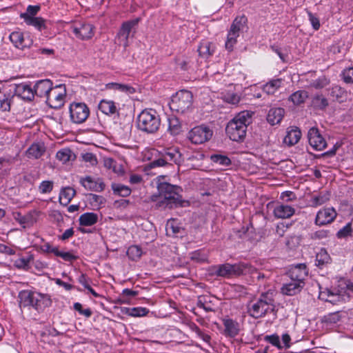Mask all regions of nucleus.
I'll use <instances>...</instances> for the list:
<instances>
[{
  "instance_id": "nucleus-42",
  "label": "nucleus",
  "mask_w": 353,
  "mask_h": 353,
  "mask_svg": "<svg viewBox=\"0 0 353 353\" xmlns=\"http://www.w3.org/2000/svg\"><path fill=\"white\" fill-rule=\"evenodd\" d=\"M330 261V257L327 251L321 249L316 255V265L322 268Z\"/></svg>"
},
{
  "instance_id": "nucleus-59",
  "label": "nucleus",
  "mask_w": 353,
  "mask_h": 353,
  "mask_svg": "<svg viewBox=\"0 0 353 353\" xmlns=\"http://www.w3.org/2000/svg\"><path fill=\"white\" fill-rule=\"evenodd\" d=\"M250 268H251L249 272H248L247 274L248 273L251 274L254 279L256 278L258 281H261V280L269 278V276H270L269 272H268V273L261 272L258 271L257 270H256L254 268L252 267L251 265H250Z\"/></svg>"
},
{
  "instance_id": "nucleus-14",
  "label": "nucleus",
  "mask_w": 353,
  "mask_h": 353,
  "mask_svg": "<svg viewBox=\"0 0 353 353\" xmlns=\"http://www.w3.org/2000/svg\"><path fill=\"white\" fill-rule=\"evenodd\" d=\"M32 308L38 312H42L52 305V299L49 294L34 291Z\"/></svg>"
},
{
  "instance_id": "nucleus-12",
  "label": "nucleus",
  "mask_w": 353,
  "mask_h": 353,
  "mask_svg": "<svg viewBox=\"0 0 353 353\" xmlns=\"http://www.w3.org/2000/svg\"><path fill=\"white\" fill-rule=\"evenodd\" d=\"M139 22V19L137 18L125 21L122 23L117 33V38L125 48L128 46V39L130 34L134 31Z\"/></svg>"
},
{
  "instance_id": "nucleus-7",
  "label": "nucleus",
  "mask_w": 353,
  "mask_h": 353,
  "mask_svg": "<svg viewBox=\"0 0 353 353\" xmlns=\"http://www.w3.org/2000/svg\"><path fill=\"white\" fill-rule=\"evenodd\" d=\"M192 104V94L190 91L181 90L172 96L170 102V108L172 111L183 113Z\"/></svg>"
},
{
  "instance_id": "nucleus-20",
  "label": "nucleus",
  "mask_w": 353,
  "mask_h": 353,
  "mask_svg": "<svg viewBox=\"0 0 353 353\" xmlns=\"http://www.w3.org/2000/svg\"><path fill=\"white\" fill-rule=\"evenodd\" d=\"M39 214L40 212L32 210L23 216L17 213L14 219L23 228H26L32 226L37 222Z\"/></svg>"
},
{
  "instance_id": "nucleus-35",
  "label": "nucleus",
  "mask_w": 353,
  "mask_h": 353,
  "mask_svg": "<svg viewBox=\"0 0 353 353\" xmlns=\"http://www.w3.org/2000/svg\"><path fill=\"white\" fill-rule=\"evenodd\" d=\"M163 156L167 164L176 163L179 164L181 162V154L176 149H168Z\"/></svg>"
},
{
  "instance_id": "nucleus-4",
  "label": "nucleus",
  "mask_w": 353,
  "mask_h": 353,
  "mask_svg": "<svg viewBox=\"0 0 353 353\" xmlns=\"http://www.w3.org/2000/svg\"><path fill=\"white\" fill-rule=\"evenodd\" d=\"M160 126L161 117L154 109H145L137 117V128L143 132L150 134H155Z\"/></svg>"
},
{
  "instance_id": "nucleus-25",
  "label": "nucleus",
  "mask_w": 353,
  "mask_h": 353,
  "mask_svg": "<svg viewBox=\"0 0 353 353\" xmlns=\"http://www.w3.org/2000/svg\"><path fill=\"white\" fill-rule=\"evenodd\" d=\"M224 325V335L231 338L237 336L240 331V325L238 322L231 319H225L223 320Z\"/></svg>"
},
{
  "instance_id": "nucleus-23",
  "label": "nucleus",
  "mask_w": 353,
  "mask_h": 353,
  "mask_svg": "<svg viewBox=\"0 0 353 353\" xmlns=\"http://www.w3.org/2000/svg\"><path fill=\"white\" fill-rule=\"evenodd\" d=\"M9 38L14 46L19 49L23 50L32 44V40L29 37H24L23 34L19 31L12 32Z\"/></svg>"
},
{
  "instance_id": "nucleus-9",
  "label": "nucleus",
  "mask_w": 353,
  "mask_h": 353,
  "mask_svg": "<svg viewBox=\"0 0 353 353\" xmlns=\"http://www.w3.org/2000/svg\"><path fill=\"white\" fill-rule=\"evenodd\" d=\"M213 135V131L208 126L200 125L191 129L188 138L192 143L195 145L202 144L208 141Z\"/></svg>"
},
{
  "instance_id": "nucleus-29",
  "label": "nucleus",
  "mask_w": 353,
  "mask_h": 353,
  "mask_svg": "<svg viewBox=\"0 0 353 353\" xmlns=\"http://www.w3.org/2000/svg\"><path fill=\"white\" fill-rule=\"evenodd\" d=\"M301 137V132L298 128H292L288 129L287 134L283 139V142L289 145L292 146L299 142Z\"/></svg>"
},
{
  "instance_id": "nucleus-22",
  "label": "nucleus",
  "mask_w": 353,
  "mask_h": 353,
  "mask_svg": "<svg viewBox=\"0 0 353 353\" xmlns=\"http://www.w3.org/2000/svg\"><path fill=\"white\" fill-rule=\"evenodd\" d=\"M41 249L44 252L53 253L55 256L62 258L65 261H72L76 259V256L70 252L59 251L58 248L52 246L49 243L42 245Z\"/></svg>"
},
{
  "instance_id": "nucleus-10",
  "label": "nucleus",
  "mask_w": 353,
  "mask_h": 353,
  "mask_svg": "<svg viewBox=\"0 0 353 353\" xmlns=\"http://www.w3.org/2000/svg\"><path fill=\"white\" fill-rule=\"evenodd\" d=\"M71 121L77 124L84 123L90 115V109L81 102L72 103L69 108Z\"/></svg>"
},
{
  "instance_id": "nucleus-19",
  "label": "nucleus",
  "mask_w": 353,
  "mask_h": 353,
  "mask_svg": "<svg viewBox=\"0 0 353 353\" xmlns=\"http://www.w3.org/2000/svg\"><path fill=\"white\" fill-rule=\"evenodd\" d=\"M307 267L303 263H299L292 267L289 271L291 280L305 284V279L307 276Z\"/></svg>"
},
{
  "instance_id": "nucleus-34",
  "label": "nucleus",
  "mask_w": 353,
  "mask_h": 353,
  "mask_svg": "<svg viewBox=\"0 0 353 353\" xmlns=\"http://www.w3.org/2000/svg\"><path fill=\"white\" fill-rule=\"evenodd\" d=\"M99 110L106 115H112L117 112V108L112 101L103 99L99 104Z\"/></svg>"
},
{
  "instance_id": "nucleus-60",
  "label": "nucleus",
  "mask_w": 353,
  "mask_h": 353,
  "mask_svg": "<svg viewBox=\"0 0 353 353\" xmlns=\"http://www.w3.org/2000/svg\"><path fill=\"white\" fill-rule=\"evenodd\" d=\"M90 200L92 205L97 207H100L105 203V199L103 196L94 194H90Z\"/></svg>"
},
{
  "instance_id": "nucleus-40",
  "label": "nucleus",
  "mask_w": 353,
  "mask_h": 353,
  "mask_svg": "<svg viewBox=\"0 0 353 353\" xmlns=\"http://www.w3.org/2000/svg\"><path fill=\"white\" fill-rule=\"evenodd\" d=\"M168 131L174 136L179 134L181 131V123L174 116L168 118Z\"/></svg>"
},
{
  "instance_id": "nucleus-38",
  "label": "nucleus",
  "mask_w": 353,
  "mask_h": 353,
  "mask_svg": "<svg viewBox=\"0 0 353 353\" xmlns=\"http://www.w3.org/2000/svg\"><path fill=\"white\" fill-rule=\"evenodd\" d=\"M281 85V79H272L263 85V90L268 94H274Z\"/></svg>"
},
{
  "instance_id": "nucleus-53",
  "label": "nucleus",
  "mask_w": 353,
  "mask_h": 353,
  "mask_svg": "<svg viewBox=\"0 0 353 353\" xmlns=\"http://www.w3.org/2000/svg\"><path fill=\"white\" fill-rule=\"evenodd\" d=\"M25 22L28 25L33 26L39 30H41L44 28V20L41 17H32L28 18Z\"/></svg>"
},
{
  "instance_id": "nucleus-45",
  "label": "nucleus",
  "mask_w": 353,
  "mask_h": 353,
  "mask_svg": "<svg viewBox=\"0 0 353 353\" xmlns=\"http://www.w3.org/2000/svg\"><path fill=\"white\" fill-rule=\"evenodd\" d=\"M211 161L221 166H228L231 165V160L225 155L212 154L210 157Z\"/></svg>"
},
{
  "instance_id": "nucleus-26",
  "label": "nucleus",
  "mask_w": 353,
  "mask_h": 353,
  "mask_svg": "<svg viewBox=\"0 0 353 353\" xmlns=\"http://www.w3.org/2000/svg\"><path fill=\"white\" fill-rule=\"evenodd\" d=\"M305 284L290 279V281L283 285L281 292L288 296H294L299 293Z\"/></svg>"
},
{
  "instance_id": "nucleus-31",
  "label": "nucleus",
  "mask_w": 353,
  "mask_h": 353,
  "mask_svg": "<svg viewBox=\"0 0 353 353\" xmlns=\"http://www.w3.org/2000/svg\"><path fill=\"white\" fill-rule=\"evenodd\" d=\"M75 194V190L71 187L62 188L59 197V203L61 205L66 206L71 201Z\"/></svg>"
},
{
  "instance_id": "nucleus-3",
  "label": "nucleus",
  "mask_w": 353,
  "mask_h": 353,
  "mask_svg": "<svg viewBox=\"0 0 353 353\" xmlns=\"http://www.w3.org/2000/svg\"><path fill=\"white\" fill-rule=\"evenodd\" d=\"M158 191L161 198L157 203L159 207L172 209L182 206L183 201L181 195V187L164 182L158 185Z\"/></svg>"
},
{
  "instance_id": "nucleus-62",
  "label": "nucleus",
  "mask_w": 353,
  "mask_h": 353,
  "mask_svg": "<svg viewBox=\"0 0 353 353\" xmlns=\"http://www.w3.org/2000/svg\"><path fill=\"white\" fill-rule=\"evenodd\" d=\"M30 259L20 258L14 261V266L20 270H28L30 263Z\"/></svg>"
},
{
  "instance_id": "nucleus-11",
  "label": "nucleus",
  "mask_w": 353,
  "mask_h": 353,
  "mask_svg": "<svg viewBox=\"0 0 353 353\" xmlns=\"http://www.w3.org/2000/svg\"><path fill=\"white\" fill-rule=\"evenodd\" d=\"M61 89V85L52 88L51 92L46 99V103L53 109H59L62 107L65 102V90Z\"/></svg>"
},
{
  "instance_id": "nucleus-36",
  "label": "nucleus",
  "mask_w": 353,
  "mask_h": 353,
  "mask_svg": "<svg viewBox=\"0 0 353 353\" xmlns=\"http://www.w3.org/2000/svg\"><path fill=\"white\" fill-rule=\"evenodd\" d=\"M308 97L309 94L306 90H298L290 96L289 101L292 102L294 105H299L303 103Z\"/></svg>"
},
{
  "instance_id": "nucleus-51",
  "label": "nucleus",
  "mask_w": 353,
  "mask_h": 353,
  "mask_svg": "<svg viewBox=\"0 0 353 353\" xmlns=\"http://www.w3.org/2000/svg\"><path fill=\"white\" fill-rule=\"evenodd\" d=\"M149 312V310L145 307H132L128 309V314L132 316H144Z\"/></svg>"
},
{
  "instance_id": "nucleus-49",
  "label": "nucleus",
  "mask_w": 353,
  "mask_h": 353,
  "mask_svg": "<svg viewBox=\"0 0 353 353\" xmlns=\"http://www.w3.org/2000/svg\"><path fill=\"white\" fill-rule=\"evenodd\" d=\"M40 10L39 6H28L26 10V12L21 14V18L23 19L24 21L28 19V18H32Z\"/></svg>"
},
{
  "instance_id": "nucleus-30",
  "label": "nucleus",
  "mask_w": 353,
  "mask_h": 353,
  "mask_svg": "<svg viewBox=\"0 0 353 353\" xmlns=\"http://www.w3.org/2000/svg\"><path fill=\"white\" fill-rule=\"evenodd\" d=\"M215 51L214 45L208 41H203L198 48L199 56L208 59L211 57Z\"/></svg>"
},
{
  "instance_id": "nucleus-39",
  "label": "nucleus",
  "mask_w": 353,
  "mask_h": 353,
  "mask_svg": "<svg viewBox=\"0 0 353 353\" xmlns=\"http://www.w3.org/2000/svg\"><path fill=\"white\" fill-rule=\"evenodd\" d=\"M106 88L119 90L126 94H133L135 92V89L128 84L109 83L106 84Z\"/></svg>"
},
{
  "instance_id": "nucleus-16",
  "label": "nucleus",
  "mask_w": 353,
  "mask_h": 353,
  "mask_svg": "<svg viewBox=\"0 0 353 353\" xmlns=\"http://www.w3.org/2000/svg\"><path fill=\"white\" fill-rule=\"evenodd\" d=\"M52 88L53 83L50 79L39 80L33 87L34 96L46 99Z\"/></svg>"
},
{
  "instance_id": "nucleus-17",
  "label": "nucleus",
  "mask_w": 353,
  "mask_h": 353,
  "mask_svg": "<svg viewBox=\"0 0 353 353\" xmlns=\"http://www.w3.org/2000/svg\"><path fill=\"white\" fill-rule=\"evenodd\" d=\"M80 183L85 189L90 191L102 192L105 188V183L101 179H94L90 176L81 178Z\"/></svg>"
},
{
  "instance_id": "nucleus-56",
  "label": "nucleus",
  "mask_w": 353,
  "mask_h": 353,
  "mask_svg": "<svg viewBox=\"0 0 353 353\" xmlns=\"http://www.w3.org/2000/svg\"><path fill=\"white\" fill-rule=\"evenodd\" d=\"M329 83V81L325 77H321L314 81L310 83L311 87L314 88L316 89H321Z\"/></svg>"
},
{
  "instance_id": "nucleus-2",
  "label": "nucleus",
  "mask_w": 353,
  "mask_h": 353,
  "mask_svg": "<svg viewBox=\"0 0 353 353\" xmlns=\"http://www.w3.org/2000/svg\"><path fill=\"white\" fill-rule=\"evenodd\" d=\"M319 290L320 299L336 304L350 299V294L353 292V283L349 280L341 279L339 281L337 289L319 287Z\"/></svg>"
},
{
  "instance_id": "nucleus-5",
  "label": "nucleus",
  "mask_w": 353,
  "mask_h": 353,
  "mask_svg": "<svg viewBox=\"0 0 353 353\" xmlns=\"http://www.w3.org/2000/svg\"><path fill=\"white\" fill-rule=\"evenodd\" d=\"M274 302L272 293H262L257 299L248 305V313L252 318H261L274 310Z\"/></svg>"
},
{
  "instance_id": "nucleus-37",
  "label": "nucleus",
  "mask_w": 353,
  "mask_h": 353,
  "mask_svg": "<svg viewBox=\"0 0 353 353\" xmlns=\"http://www.w3.org/2000/svg\"><path fill=\"white\" fill-rule=\"evenodd\" d=\"M111 188L113 194L119 196L126 197L132 192L131 189L128 186L121 183H112Z\"/></svg>"
},
{
  "instance_id": "nucleus-41",
  "label": "nucleus",
  "mask_w": 353,
  "mask_h": 353,
  "mask_svg": "<svg viewBox=\"0 0 353 353\" xmlns=\"http://www.w3.org/2000/svg\"><path fill=\"white\" fill-rule=\"evenodd\" d=\"M312 105L319 110H323L328 105L327 99L322 94H316L312 99Z\"/></svg>"
},
{
  "instance_id": "nucleus-8",
  "label": "nucleus",
  "mask_w": 353,
  "mask_h": 353,
  "mask_svg": "<svg viewBox=\"0 0 353 353\" xmlns=\"http://www.w3.org/2000/svg\"><path fill=\"white\" fill-rule=\"evenodd\" d=\"M250 265L248 263H224L217 267L215 274L219 276L230 277L232 276H239L246 274L250 270Z\"/></svg>"
},
{
  "instance_id": "nucleus-18",
  "label": "nucleus",
  "mask_w": 353,
  "mask_h": 353,
  "mask_svg": "<svg viewBox=\"0 0 353 353\" xmlns=\"http://www.w3.org/2000/svg\"><path fill=\"white\" fill-rule=\"evenodd\" d=\"M72 32L82 40L89 39L94 35V26L90 23H79L73 27Z\"/></svg>"
},
{
  "instance_id": "nucleus-1",
  "label": "nucleus",
  "mask_w": 353,
  "mask_h": 353,
  "mask_svg": "<svg viewBox=\"0 0 353 353\" xmlns=\"http://www.w3.org/2000/svg\"><path fill=\"white\" fill-rule=\"evenodd\" d=\"M253 112L244 110L236 114L225 128L228 137L233 141H242L245 139L248 125L252 122Z\"/></svg>"
},
{
  "instance_id": "nucleus-55",
  "label": "nucleus",
  "mask_w": 353,
  "mask_h": 353,
  "mask_svg": "<svg viewBox=\"0 0 353 353\" xmlns=\"http://www.w3.org/2000/svg\"><path fill=\"white\" fill-rule=\"evenodd\" d=\"M340 320L339 312L330 313L323 317L322 322L327 324H334Z\"/></svg>"
},
{
  "instance_id": "nucleus-24",
  "label": "nucleus",
  "mask_w": 353,
  "mask_h": 353,
  "mask_svg": "<svg viewBox=\"0 0 353 353\" xmlns=\"http://www.w3.org/2000/svg\"><path fill=\"white\" fill-rule=\"evenodd\" d=\"M295 213V209L288 205L278 204L273 210L274 216L277 219H289Z\"/></svg>"
},
{
  "instance_id": "nucleus-52",
  "label": "nucleus",
  "mask_w": 353,
  "mask_h": 353,
  "mask_svg": "<svg viewBox=\"0 0 353 353\" xmlns=\"http://www.w3.org/2000/svg\"><path fill=\"white\" fill-rule=\"evenodd\" d=\"M264 340L272 345L276 347L279 350L283 349V345H281L280 342V338L279 335L274 334L271 335H266L264 337Z\"/></svg>"
},
{
  "instance_id": "nucleus-6",
  "label": "nucleus",
  "mask_w": 353,
  "mask_h": 353,
  "mask_svg": "<svg viewBox=\"0 0 353 353\" xmlns=\"http://www.w3.org/2000/svg\"><path fill=\"white\" fill-rule=\"evenodd\" d=\"M247 18L243 15L237 17L233 21L227 35L225 48L228 51H232L237 42V38L240 33L244 30L247 23Z\"/></svg>"
},
{
  "instance_id": "nucleus-50",
  "label": "nucleus",
  "mask_w": 353,
  "mask_h": 353,
  "mask_svg": "<svg viewBox=\"0 0 353 353\" xmlns=\"http://www.w3.org/2000/svg\"><path fill=\"white\" fill-rule=\"evenodd\" d=\"M209 299L210 298L208 296H199L197 301V306L199 307L203 308L206 312L214 311L213 308L209 304Z\"/></svg>"
},
{
  "instance_id": "nucleus-64",
  "label": "nucleus",
  "mask_w": 353,
  "mask_h": 353,
  "mask_svg": "<svg viewBox=\"0 0 353 353\" xmlns=\"http://www.w3.org/2000/svg\"><path fill=\"white\" fill-rule=\"evenodd\" d=\"M191 259L198 262H204L206 261L207 256L201 250H196L191 254Z\"/></svg>"
},
{
  "instance_id": "nucleus-58",
  "label": "nucleus",
  "mask_w": 353,
  "mask_h": 353,
  "mask_svg": "<svg viewBox=\"0 0 353 353\" xmlns=\"http://www.w3.org/2000/svg\"><path fill=\"white\" fill-rule=\"evenodd\" d=\"M57 158L63 163H66L70 161L71 157V151L69 149H63L59 150L57 153Z\"/></svg>"
},
{
  "instance_id": "nucleus-57",
  "label": "nucleus",
  "mask_w": 353,
  "mask_h": 353,
  "mask_svg": "<svg viewBox=\"0 0 353 353\" xmlns=\"http://www.w3.org/2000/svg\"><path fill=\"white\" fill-rule=\"evenodd\" d=\"M53 189L52 181H43L39 185V190L41 194L50 193Z\"/></svg>"
},
{
  "instance_id": "nucleus-21",
  "label": "nucleus",
  "mask_w": 353,
  "mask_h": 353,
  "mask_svg": "<svg viewBox=\"0 0 353 353\" xmlns=\"http://www.w3.org/2000/svg\"><path fill=\"white\" fill-rule=\"evenodd\" d=\"M14 94L17 97L28 101H31L34 98V88L26 83L15 85Z\"/></svg>"
},
{
  "instance_id": "nucleus-63",
  "label": "nucleus",
  "mask_w": 353,
  "mask_h": 353,
  "mask_svg": "<svg viewBox=\"0 0 353 353\" xmlns=\"http://www.w3.org/2000/svg\"><path fill=\"white\" fill-rule=\"evenodd\" d=\"M329 235V231L326 230H320L310 234L311 239L314 240H321L325 239Z\"/></svg>"
},
{
  "instance_id": "nucleus-43",
  "label": "nucleus",
  "mask_w": 353,
  "mask_h": 353,
  "mask_svg": "<svg viewBox=\"0 0 353 353\" xmlns=\"http://www.w3.org/2000/svg\"><path fill=\"white\" fill-rule=\"evenodd\" d=\"M330 199V195L327 192H321L318 195L313 196L311 199V205L312 207L320 206L326 203Z\"/></svg>"
},
{
  "instance_id": "nucleus-27",
  "label": "nucleus",
  "mask_w": 353,
  "mask_h": 353,
  "mask_svg": "<svg viewBox=\"0 0 353 353\" xmlns=\"http://www.w3.org/2000/svg\"><path fill=\"white\" fill-rule=\"evenodd\" d=\"M34 291L33 290H21L19 292L18 298L19 301V307L21 308L28 307L29 309L32 307L33 296Z\"/></svg>"
},
{
  "instance_id": "nucleus-47",
  "label": "nucleus",
  "mask_w": 353,
  "mask_h": 353,
  "mask_svg": "<svg viewBox=\"0 0 353 353\" xmlns=\"http://www.w3.org/2000/svg\"><path fill=\"white\" fill-rule=\"evenodd\" d=\"M12 97L3 94L0 96V111L9 112L10 110Z\"/></svg>"
},
{
  "instance_id": "nucleus-32",
  "label": "nucleus",
  "mask_w": 353,
  "mask_h": 353,
  "mask_svg": "<svg viewBox=\"0 0 353 353\" xmlns=\"http://www.w3.org/2000/svg\"><path fill=\"white\" fill-rule=\"evenodd\" d=\"M43 143H34L32 144L26 151V155L28 158L39 159L45 152Z\"/></svg>"
},
{
  "instance_id": "nucleus-48",
  "label": "nucleus",
  "mask_w": 353,
  "mask_h": 353,
  "mask_svg": "<svg viewBox=\"0 0 353 353\" xmlns=\"http://www.w3.org/2000/svg\"><path fill=\"white\" fill-rule=\"evenodd\" d=\"M352 223L350 222L337 232L336 237L340 239H347V237L352 236Z\"/></svg>"
},
{
  "instance_id": "nucleus-33",
  "label": "nucleus",
  "mask_w": 353,
  "mask_h": 353,
  "mask_svg": "<svg viewBox=\"0 0 353 353\" xmlns=\"http://www.w3.org/2000/svg\"><path fill=\"white\" fill-rule=\"evenodd\" d=\"M99 216L94 212H85L82 214L79 219V225L81 226H92L97 223Z\"/></svg>"
},
{
  "instance_id": "nucleus-28",
  "label": "nucleus",
  "mask_w": 353,
  "mask_h": 353,
  "mask_svg": "<svg viewBox=\"0 0 353 353\" xmlns=\"http://www.w3.org/2000/svg\"><path fill=\"white\" fill-rule=\"evenodd\" d=\"M285 114V110L281 108H271L267 116V121L272 125L279 124Z\"/></svg>"
},
{
  "instance_id": "nucleus-61",
  "label": "nucleus",
  "mask_w": 353,
  "mask_h": 353,
  "mask_svg": "<svg viewBox=\"0 0 353 353\" xmlns=\"http://www.w3.org/2000/svg\"><path fill=\"white\" fill-rule=\"evenodd\" d=\"M306 12L308 15L309 21L312 26V28L317 30L320 28L321 24L319 19L317 17H316L314 14H313L310 10L307 9L305 10Z\"/></svg>"
},
{
  "instance_id": "nucleus-15",
  "label": "nucleus",
  "mask_w": 353,
  "mask_h": 353,
  "mask_svg": "<svg viewBox=\"0 0 353 353\" xmlns=\"http://www.w3.org/2000/svg\"><path fill=\"white\" fill-rule=\"evenodd\" d=\"M334 208H327L320 210L316 216L315 224L319 226L331 223L336 216Z\"/></svg>"
},
{
  "instance_id": "nucleus-46",
  "label": "nucleus",
  "mask_w": 353,
  "mask_h": 353,
  "mask_svg": "<svg viewBox=\"0 0 353 353\" xmlns=\"http://www.w3.org/2000/svg\"><path fill=\"white\" fill-rule=\"evenodd\" d=\"M127 255L132 261H137L142 255V250L138 245H131L127 250Z\"/></svg>"
},
{
  "instance_id": "nucleus-13",
  "label": "nucleus",
  "mask_w": 353,
  "mask_h": 353,
  "mask_svg": "<svg viewBox=\"0 0 353 353\" xmlns=\"http://www.w3.org/2000/svg\"><path fill=\"white\" fill-rule=\"evenodd\" d=\"M310 145L315 150H323L327 146V143L316 128H311L307 132Z\"/></svg>"
},
{
  "instance_id": "nucleus-54",
  "label": "nucleus",
  "mask_w": 353,
  "mask_h": 353,
  "mask_svg": "<svg viewBox=\"0 0 353 353\" xmlns=\"http://www.w3.org/2000/svg\"><path fill=\"white\" fill-rule=\"evenodd\" d=\"M223 99L225 101L231 104H237L240 101V97L237 94L231 92H225Z\"/></svg>"
},
{
  "instance_id": "nucleus-44",
  "label": "nucleus",
  "mask_w": 353,
  "mask_h": 353,
  "mask_svg": "<svg viewBox=\"0 0 353 353\" xmlns=\"http://www.w3.org/2000/svg\"><path fill=\"white\" fill-rule=\"evenodd\" d=\"M182 228L176 219H170L166 224L167 232L177 235L181 233Z\"/></svg>"
}]
</instances>
